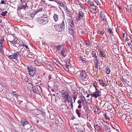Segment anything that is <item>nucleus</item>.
<instances>
[{
    "label": "nucleus",
    "instance_id": "f257e3e1",
    "mask_svg": "<svg viewBox=\"0 0 132 132\" xmlns=\"http://www.w3.org/2000/svg\"><path fill=\"white\" fill-rule=\"evenodd\" d=\"M27 69L29 72V75L32 77H34L36 75V68L35 67L34 68L31 67L29 68L28 67L27 68Z\"/></svg>",
    "mask_w": 132,
    "mask_h": 132
},
{
    "label": "nucleus",
    "instance_id": "f03ea898",
    "mask_svg": "<svg viewBox=\"0 0 132 132\" xmlns=\"http://www.w3.org/2000/svg\"><path fill=\"white\" fill-rule=\"evenodd\" d=\"M80 79L82 80H86L87 79V76L85 71L84 70H81L80 71Z\"/></svg>",
    "mask_w": 132,
    "mask_h": 132
},
{
    "label": "nucleus",
    "instance_id": "7ed1b4c3",
    "mask_svg": "<svg viewBox=\"0 0 132 132\" xmlns=\"http://www.w3.org/2000/svg\"><path fill=\"white\" fill-rule=\"evenodd\" d=\"M100 19L101 20V22H103V24L104 25L106 24L107 22L106 19V16H107L106 13L104 14L101 11L100 14Z\"/></svg>",
    "mask_w": 132,
    "mask_h": 132
},
{
    "label": "nucleus",
    "instance_id": "20e7f679",
    "mask_svg": "<svg viewBox=\"0 0 132 132\" xmlns=\"http://www.w3.org/2000/svg\"><path fill=\"white\" fill-rule=\"evenodd\" d=\"M57 48L61 51V54L65 57L66 55H65L64 54L66 52V49L65 48H64L63 46L60 45L58 46H57Z\"/></svg>",
    "mask_w": 132,
    "mask_h": 132
},
{
    "label": "nucleus",
    "instance_id": "39448f33",
    "mask_svg": "<svg viewBox=\"0 0 132 132\" xmlns=\"http://www.w3.org/2000/svg\"><path fill=\"white\" fill-rule=\"evenodd\" d=\"M90 96L92 97H94L95 98L100 96H102L101 92L100 90H99L98 91H96L90 94Z\"/></svg>",
    "mask_w": 132,
    "mask_h": 132
},
{
    "label": "nucleus",
    "instance_id": "423d86ee",
    "mask_svg": "<svg viewBox=\"0 0 132 132\" xmlns=\"http://www.w3.org/2000/svg\"><path fill=\"white\" fill-rule=\"evenodd\" d=\"M62 95H64V94H65V95H64L63 97L65 98L66 100H67V101H68L69 102H70L69 100L70 98V96L69 95V93L67 91H64V90H62Z\"/></svg>",
    "mask_w": 132,
    "mask_h": 132
},
{
    "label": "nucleus",
    "instance_id": "0eeeda50",
    "mask_svg": "<svg viewBox=\"0 0 132 132\" xmlns=\"http://www.w3.org/2000/svg\"><path fill=\"white\" fill-rule=\"evenodd\" d=\"M41 19L38 20V22L41 24H44L48 22V18H44L41 17Z\"/></svg>",
    "mask_w": 132,
    "mask_h": 132
},
{
    "label": "nucleus",
    "instance_id": "6e6552de",
    "mask_svg": "<svg viewBox=\"0 0 132 132\" xmlns=\"http://www.w3.org/2000/svg\"><path fill=\"white\" fill-rule=\"evenodd\" d=\"M19 53L18 52H16L14 54L7 56L10 59H16L19 56Z\"/></svg>",
    "mask_w": 132,
    "mask_h": 132
},
{
    "label": "nucleus",
    "instance_id": "1a4fd4ad",
    "mask_svg": "<svg viewBox=\"0 0 132 132\" xmlns=\"http://www.w3.org/2000/svg\"><path fill=\"white\" fill-rule=\"evenodd\" d=\"M67 22L69 23V26L72 28L74 26V23L71 17L68 18L67 19Z\"/></svg>",
    "mask_w": 132,
    "mask_h": 132
},
{
    "label": "nucleus",
    "instance_id": "9d476101",
    "mask_svg": "<svg viewBox=\"0 0 132 132\" xmlns=\"http://www.w3.org/2000/svg\"><path fill=\"white\" fill-rule=\"evenodd\" d=\"M83 16L84 14L82 11H79L76 19L78 21H80L81 19H83Z\"/></svg>",
    "mask_w": 132,
    "mask_h": 132
},
{
    "label": "nucleus",
    "instance_id": "9b49d317",
    "mask_svg": "<svg viewBox=\"0 0 132 132\" xmlns=\"http://www.w3.org/2000/svg\"><path fill=\"white\" fill-rule=\"evenodd\" d=\"M55 28L58 31L60 32L62 30V29L60 24L55 25L54 26Z\"/></svg>",
    "mask_w": 132,
    "mask_h": 132
},
{
    "label": "nucleus",
    "instance_id": "f8f14e48",
    "mask_svg": "<svg viewBox=\"0 0 132 132\" xmlns=\"http://www.w3.org/2000/svg\"><path fill=\"white\" fill-rule=\"evenodd\" d=\"M7 40L9 42L11 41L12 40H14L15 38H16V37L12 36L11 34H10L8 36Z\"/></svg>",
    "mask_w": 132,
    "mask_h": 132
},
{
    "label": "nucleus",
    "instance_id": "ddd939ff",
    "mask_svg": "<svg viewBox=\"0 0 132 132\" xmlns=\"http://www.w3.org/2000/svg\"><path fill=\"white\" fill-rule=\"evenodd\" d=\"M21 123L23 127L24 126L28 124L29 123V122L27 121V120L24 119H22L21 120Z\"/></svg>",
    "mask_w": 132,
    "mask_h": 132
},
{
    "label": "nucleus",
    "instance_id": "4468645a",
    "mask_svg": "<svg viewBox=\"0 0 132 132\" xmlns=\"http://www.w3.org/2000/svg\"><path fill=\"white\" fill-rule=\"evenodd\" d=\"M36 90L38 93H41L42 92V90L41 87L38 85H36L35 86Z\"/></svg>",
    "mask_w": 132,
    "mask_h": 132
},
{
    "label": "nucleus",
    "instance_id": "2eb2a0df",
    "mask_svg": "<svg viewBox=\"0 0 132 132\" xmlns=\"http://www.w3.org/2000/svg\"><path fill=\"white\" fill-rule=\"evenodd\" d=\"M65 20L64 19H63L62 21L61 24H60L62 29H64L65 28L64 22Z\"/></svg>",
    "mask_w": 132,
    "mask_h": 132
},
{
    "label": "nucleus",
    "instance_id": "dca6fc26",
    "mask_svg": "<svg viewBox=\"0 0 132 132\" xmlns=\"http://www.w3.org/2000/svg\"><path fill=\"white\" fill-rule=\"evenodd\" d=\"M99 56L101 57H105V52H103L102 51H100V54H99Z\"/></svg>",
    "mask_w": 132,
    "mask_h": 132
},
{
    "label": "nucleus",
    "instance_id": "f3484780",
    "mask_svg": "<svg viewBox=\"0 0 132 132\" xmlns=\"http://www.w3.org/2000/svg\"><path fill=\"white\" fill-rule=\"evenodd\" d=\"M54 20L55 22H56L58 20L59 16L56 14H55L53 15Z\"/></svg>",
    "mask_w": 132,
    "mask_h": 132
},
{
    "label": "nucleus",
    "instance_id": "a211bd4d",
    "mask_svg": "<svg viewBox=\"0 0 132 132\" xmlns=\"http://www.w3.org/2000/svg\"><path fill=\"white\" fill-rule=\"evenodd\" d=\"M76 113L78 115V117L79 118L81 117L80 112L78 109H76Z\"/></svg>",
    "mask_w": 132,
    "mask_h": 132
},
{
    "label": "nucleus",
    "instance_id": "6ab92c4d",
    "mask_svg": "<svg viewBox=\"0 0 132 132\" xmlns=\"http://www.w3.org/2000/svg\"><path fill=\"white\" fill-rule=\"evenodd\" d=\"M91 12L93 13H96L97 12V11L96 9L92 7L91 9Z\"/></svg>",
    "mask_w": 132,
    "mask_h": 132
},
{
    "label": "nucleus",
    "instance_id": "aec40b11",
    "mask_svg": "<svg viewBox=\"0 0 132 132\" xmlns=\"http://www.w3.org/2000/svg\"><path fill=\"white\" fill-rule=\"evenodd\" d=\"M97 32L98 34H100L102 36H103L104 34V31L103 30L101 31L98 30Z\"/></svg>",
    "mask_w": 132,
    "mask_h": 132
},
{
    "label": "nucleus",
    "instance_id": "412c9836",
    "mask_svg": "<svg viewBox=\"0 0 132 132\" xmlns=\"http://www.w3.org/2000/svg\"><path fill=\"white\" fill-rule=\"evenodd\" d=\"M88 3L91 6H94V4L93 3L92 1L90 0H89L88 1Z\"/></svg>",
    "mask_w": 132,
    "mask_h": 132
},
{
    "label": "nucleus",
    "instance_id": "4be33fe9",
    "mask_svg": "<svg viewBox=\"0 0 132 132\" xmlns=\"http://www.w3.org/2000/svg\"><path fill=\"white\" fill-rule=\"evenodd\" d=\"M107 31L108 32H109V34L110 33V34H113V32L112 29L111 28L107 29Z\"/></svg>",
    "mask_w": 132,
    "mask_h": 132
},
{
    "label": "nucleus",
    "instance_id": "5701e85b",
    "mask_svg": "<svg viewBox=\"0 0 132 132\" xmlns=\"http://www.w3.org/2000/svg\"><path fill=\"white\" fill-rule=\"evenodd\" d=\"M22 46H24L27 49H28L29 50V48L28 47V46L26 45V44L24 42H22Z\"/></svg>",
    "mask_w": 132,
    "mask_h": 132
},
{
    "label": "nucleus",
    "instance_id": "b1692460",
    "mask_svg": "<svg viewBox=\"0 0 132 132\" xmlns=\"http://www.w3.org/2000/svg\"><path fill=\"white\" fill-rule=\"evenodd\" d=\"M106 71L107 74H109L110 73V70L109 67H107L106 68Z\"/></svg>",
    "mask_w": 132,
    "mask_h": 132
},
{
    "label": "nucleus",
    "instance_id": "393cba45",
    "mask_svg": "<svg viewBox=\"0 0 132 132\" xmlns=\"http://www.w3.org/2000/svg\"><path fill=\"white\" fill-rule=\"evenodd\" d=\"M7 12V11L3 12H2V13L1 14V15L2 16H5L6 15Z\"/></svg>",
    "mask_w": 132,
    "mask_h": 132
},
{
    "label": "nucleus",
    "instance_id": "a878e982",
    "mask_svg": "<svg viewBox=\"0 0 132 132\" xmlns=\"http://www.w3.org/2000/svg\"><path fill=\"white\" fill-rule=\"evenodd\" d=\"M69 32L70 33L71 35L73 34L74 33V31L71 28H69Z\"/></svg>",
    "mask_w": 132,
    "mask_h": 132
},
{
    "label": "nucleus",
    "instance_id": "bb28decb",
    "mask_svg": "<svg viewBox=\"0 0 132 132\" xmlns=\"http://www.w3.org/2000/svg\"><path fill=\"white\" fill-rule=\"evenodd\" d=\"M66 12L67 13V16H68L69 17H70V16L71 15V14H70V12L69 11H68V9H67L66 10Z\"/></svg>",
    "mask_w": 132,
    "mask_h": 132
},
{
    "label": "nucleus",
    "instance_id": "cd10ccee",
    "mask_svg": "<svg viewBox=\"0 0 132 132\" xmlns=\"http://www.w3.org/2000/svg\"><path fill=\"white\" fill-rule=\"evenodd\" d=\"M0 44H1V45L0 46V52L2 53L3 52V45L1 44V43H0Z\"/></svg>",
    "mask_w": 132,
    "mask_h": 132
},
{
    "label": "nucleus",
    "instance_id": "c85d7f7f",
    "mask_svg": "<svg viewBox=\"0 0 132 132\" xmlns=\"http://www.w3.org/2000/svg\"><path fill=\"white\" fill-rule=\"evenodd\" d=\"M82 103L83 105L84 106V107L86 108V106H87L86 105V101L85 100V101H82Z\"/></svg>",
    "mask_w": 132,
    "mask_h": 132
},
{
    "label": "nucleus",
    "instance_id": "c756f323",
    "mask_svg": "<svg viewBox=\"0 0 132 132\" xmlns=\"http://www.w3.org/2000/svg\"><path fill=\"white\" fill-rule=\"evenodd\" d=\"M22 9V5L21 4V6H18L17 8V12L19 11V10H21Z\"/></svg>",
    "mask_w": 132,
    "mask_h": 132
},
{
    "label": "nucleus",
    "instance_id": "7c9ffc66",
    "mask_svg": "<svg viewBox=\"0 0 132 132\" xmlns=\"http://www.w3.org/2000/svg\"><path fill=\"white\" fill-rule=\"evenodd\" d=\"M26 84H28V85L29 86L30 88H31L32 89L34 87L33 85L31 83L29 82L27 83H26Z\"/></svg>",
    "mask_w": 132,
    "mask_h": 132
},
{
    "label": "nucleus",
    "instance_id": "2f4dec72",
    "mask_svg": "<svg viewBox=\"0 0 132 132\" xmlns=\"http://www.w3.org/2000/svg\"><path fill=\"white\" fill-rule=\"evenodd\" d=\"M32 90L33 92L35 93L36 94H38V92H37V90H36V88L35 87V88H34V87L32 88Z\"/></svg>",
    "mask_w": 132,
    "mask_h": 132
},
{
    "label": "nucleus",
    "instance_id": "473e14b6",
    "mask_svg": "<svg viewBox=\"0 0 132 132\" xmlns=\"http://www.w3.org/2000/svg\"><path fill=\"white\" fill-rule=\"evenodd\" d=\"M94 126L95 128V129H96V127H97V129L98 130H100V129H101V127H100V126L98 125V124H97L96 125H95Z\"/></svg>",
    "mask_w": 132,
    "mask_h": 132
},
{
    "label": "nucleus",
    "instance_id": "72a5a7b5",
    "mask_svg": "<svg viewBox=\"0 0 132 132\" xmlns=\"http://www.w3.org/2000/svg\"><path fill=\"white\" fill-rule=\"evenodd\" d=\"M95 3L97 4L98 6L100 4L99 1L98 0H94Z\"/></svg>",
    "mask_w": 132,
    "mask_h": 132
},
{
    "label": "nucleus",
    "instance_id": "f704fd0d",
    "mask_svg": "<svg viewBox=\"0 0 132 132\" xmlns=\"http://www.w3.org/2000/svg\"><path fill=\"white\" fill-rule=\"evenodd\" d=\"M85 44L87 46H90V43L89 41H87L85 42Z\"/></svg>",
    "mask_w": 132,
    "mask_h": 132
},
{
    "label": "nucleus",
    "instance_id": "c9c22d12",
    "mask_svg": "<svg viewBox=\"0 0 132 132\" xmlns=\"http://www.w3.org/2000/svg\"><path fill=\"white\" fill-rule=\"evenodd\" d=\"M28 77H26L24 79V80L26 82V83H29V82L28 81Z\"/></svg>",
    "mask_w": 132,
    "mask_h": 132
},
{
    "label": "nucleus",
    "instance_id": "e433bc0d",
    "mask_svg": "<svg viewBox=\"0 0 132 132\" xmlns=\"http://www.w3.org/2000/svg\"><path fill=\"white\" fill-rule=\"evenodd\" d=\"M61 109L62 111L63 112H67V109L65 107H62V108Z\"/></svg>",
    "mask_w": 132,
    "mask_h": 132
},
{
    "label": "nucleus",
    "instance_id": "4c0bfd02",
    "mask_svg": "<svg viewBox=\"0 0 132 132\" xmlns=\"http://www.w3.org/2000/svg\"><path fill=\"white\" fill-rule=\"evenodd\" d=\"M91 54L92 55V56L93 57H94V56L96 55V52L95 51H92Z\"/></svg>",
    "mask_w": 132,
    "mask_h": 132
},
{
    "label": "nucleus",
    "instance_id": "58836bf2",
    "mask_svg": "<svg viewBox=\"0 0 132 132\" xmlns=\"http://www.w3.org/2000/svg\"><path fill=\"white\" fill-rule=\"evenodd\" d=\"M103 115L104 116V118L106 119L107 120L110 119L107 116L106 113H105Z\"/></svg>",
    "mask_w": 132,
    "mask_h": 132
},
{
    "label": "nucleus",
    "instance_id": "ea45409f",
    "mask_svg": "<svg viewBox=\"0 0 132 132\" xmlns=\"http://www.w3.org/2000/svg\"><path fill=\"white\" fill-rule=\"evenodd\" d=\"M17 39L16 38H15L14 40H12L11 41H10V42L12 44H14V43L17 40Z\"/></svg>",
    "mask_w": 132,
    "mask_h": 132
},
{
    "label": "nucleus",
    "instance_id": "a19ab883",
    "mask_svg": "<svg viewBox=\"0 0 132 132\" xmlns=\"http://www.w3.org/2000/svg\"><path fill=\"white\" fill-rule=\"evenodd\" d=\"M59 96L58 95H56V96H55V102H56L58 100V98H59Z\"/></svg>",
    "mask_w": 132,
    "mask_h": 132
},
{
    "label": "nucleus",
    "instance_id": "79ce46f5",
    "mask_svg": "<svg viewBox=\"0 0 132 132\" xmlns=\"http://www.w3.org/2000/svg\"><path fill=\"white\" fill-rule=\"evenodd\" d=\"M104 126L108 130H109L110 129V127L105 124H104L103 123Z\"/></svg>",
    "mask_w": 132,
    "mask_h": 132
},
{
    "label": "nucleus",
    "instance_id": "37998d69",
    "mask_svg": "<svg viewBox=\"0 0 132 132\" xmlns=\"http://www.w3.org/2000/svg\"><path fill=\"white\" fill-rule=\"evenodd\" d=\"M97 83L96 81H95L94 82L93 84V85L95 88H96V87L97 85Z\"/></svg>",
    "mask_w": 132,
    "mask_h": 132
},
{
    "label": "nucleus",
    "instance_id": "c03bdc74",
    "mask_svg": "<svg viewBox=\"0 0 132 132\" xmlns=\"http://www.w3.org/2000/svg\"><path fill=\"white\" fill-rule=\"evenodd\" d=\"M26 7H28L26 5V4L25 5H23V4L22 5V9H23L24 10H25V9H26Z\"/></svg>",
    "mask_w": 132,
    "mask_h": 132
},
{
    "label": "nucleus",
    "instance_id": "a18cd8bd",
    "mask_svg": "<svg viewBox=\"0 0 132 132\" xmlns=\"http://www.w3.org/2000/svg\"><path fill=\"white\" fill-rule=\"evenodd\" d=\"M68 62H67V63L65 64V67L66 68H68L70 65V63L69 61H68Z\"/></svg>",
    "mask_w": 132,
    "mask_h": 132
},
{
    "label": "nucleus",
    "instance_id": "49530a36",
    "mask_svg": "<svg viewBox=\"0 0 132 132\" xmlns=\"http://www.w3.org/2000/svg\"><path fill=\"white\" fill-rule=\"evenodd\" d=\"M99 82L100 84H103L104 83V81L102 80H99Z\"/></svg>",
    "mask_w": 132,
    "mask_h": 132
},
{
    "label": "nucleus",
    "instance_id": "de8ad7c7",
    "mask_svg": "<svg viewBox=\"0 0 132 132\" xmlns=\"http://www.w3.org/2000/svg\"><path fill=\"white\" fill-rule=\"evenodd\" d=\"M80 59L81 60H82L83 63H85L87 62V61H86L83 59V57H80Z\"/></svg>",
    "mask_w": 132,
    "mask_h": 132
},
{
    "label": "nucleus",
    "instance_id": "09e8293b",
    "mask_svg": "<svg viewBox=\"0 0 132 132\" xmlns=\"http://www.w3.org/2000/svg\"><path fill=\"white\" fill-rule=\"evenodd\" d=\"M125 32L124 30L123 31V32H122L123 34V38H125V36L126 35V34H125Z\"/></svg>",
    "mask_w": 132,
    "mask_h": 132
},
{
    "label": "nucleus",
    "instance_id": "8fccbe9b",
    "mask_svg": "<svg viewBox=\"0 0 132 132\" xmlns=\"http://www.w3.org/2000/svg\"><path fill=\"white\" fill-rule=\"evenodd\" d=\"M73 96V98L74 99V102H75V100L76 99L77 97L75 94H74Z\"/></svg>",
    "mask_w": 132,
    "mask_h": 132
},
{
    "label": "nucleus",
    "instance_id": "3c124183",
    "mask_svg": "<svg viewBox=\"0 0 132 132\" xmlns=\"http://www.w3.org/2000/svg\"><path fill=\"white\" fill-rule=\"evenodd\" d=\"M41 17H43L44 18H47V16L45 14H44L43 16Z\"/></svg>",
    "mask_w": 132,
    "mask_h": 132
},
{
    "label": "nucleus",
    "instance_id": "603ef678",
    "mask_svg": "<svg viewBox=\"0 0 132 132\" xmlns=\"http://www.w3.org/2000/svg\"><path fill=\"white\" fill-rule=\"evenodd\" d=\"M94 61L95 63H99L97 59H94Z\"/></svg>",
    "mask_w": 132,
    "mask_h": 132
},
{
    "label": "nucleus",
    "instance_id": "864d4df0",
    "mask_svg": "<svg viewBox=\"0 0 132 132\" xmlns=\"http://www.w3.org/2000/svg\"><path fill=\"white\" fill-rule=\"evenodd\" d=\"M81 117L84 119H86V116L85 115H84L82 114V116H81Z\"/></svg>",
    "mask_w": 132,
    "mask_h": 132
},
{
    "label": "nucleus",
    "instance_id": "5fc2aeb1",
    "mask_svg": "<svg viewBox=\"0 0 132 132\" xmlns=\"http://www.w3.org/2000/svg\"><path fill=\"white\" fill-rule=\"evenodd\" d=\"M79 5L83 9L84 8V7H85L84 5L82 4L81 3H80L79 4Z\"/></svg>",
    "mask_w": 132,
    "mask_h": 132
},
{
    "label": "nucleus",
    "instance_id": "6e6d98bb",
    "mask_svg": "<svg viewBox=\"0 0 132 132\" xmlns=\"http://www.w3.org/2000/svg\"><path fill=\"white\" fill-rule=\"evenodd\" d=\"M126 10L128 12H131V10L129 8H126Z\"/></svg>",
    "mask_w": 132,
    "mask_h": 132
},
{
    "label": "nucleus",
    "instance_id": "4d7b16f0",
    "mask_svg": "<svg viewBox=\"0 0 132 132\" xmlns=\"http://www.w3.org/2000/svg\"><path fill=\"white\" fill-rule=\"evenodd\" d=\"M70 102L71 103V108L72 109L73 108V102L71 101H70Z\"/></svg>",
    "mask_w": 132,
    "mask_h": 132
},
{
    "label": "nucleus",
    "instance_id": "13d9d810",
    "mask_svg": "<svg viewBox=\"0 0 132 132\" xmlns=\"http://www.w3.org/2000/svg\"><path fill=\"white\" fill-rule=\"evenodd\" d=\"M35 64L37 65H38V64H39V62L37 60H35Z\"/></svg>",
    "mask_w": 132,
    "mask_h": 132
},
{
    "label": "nucleus",
    "instance_id": "bf43d9fd",
    "mask_svg": "<svg viewBox=\"0 0 132 132\" xmlns=\"http://www.w3.org/2000/svg\"><path fill=\"white\" fill-rule=\"evenodd\" d=\"M99 63H95V68H98V64Z\"/></svg>",
    "mask_w": 132,
    "mask_h": 132
},
{
    "label": "nucleus",
    "instance_id": "052dcab7",
    "mask_svg": "<svg viewBox=\"0 0 132 132\" xmlns=\"http://www.w3.org/2000/svg\"><path fill=\"white\" fill-rule=\"evenodd\" d=\"M53 61L54 63L56 64H57V63H58V62L57 61V60L55 59H54Z\"/></svg>",
    "mask_w": 132,
    "mask_h": 132
},
{
    "label": "nucleus",
    "instance_id": "680f3d73",
    "mask_svg": "<svg viewBox=\"0 0 132 132\" xmlns=\"http://www.w3.org/2000/svg\"><path fill=\"white\" fill-rule=\"evenodd\" d=\"M1 3L2 4H6V3L4 1H1Z\"/></svg>",
    "mask_w": 132,
    "mask_h": 132
},
{
    "label": "nucleus",
    "instance_id": "e2e57ef3",
    "mask_svg": "<svg viewBox=\"0 0 132 132\" xmlns=\"http://www.w3.org/2000/svg\"><path fill=\"white\" fill-rule=\"evenodd\" d=\"M60 5L61 6V7H63L64 5L61 2H60Z\"/></svg>",
    "mask_w": 132,
    "mask_h": 132
},
{
    "label": "nucleus",
    "instance_id": "0e129e2a",
    "mask_svg": "<svg viewBox=\"0 0 132 132\" xmlns=\"http://www.w3.org/2000/svg\"><path fill=\"white\" fill-rule=\"evenodd\" d=\"M81 102L80 100H79L78 101V103L79 104H80L81 103Z\"/></svg>",
    "mask_w": 132,
    "mask_h": 132
},
{
    "label": "nucleus",
    "instance_id": "69168bd1",
    "mask_svg": "<svg viewBox=\"0 0 132 132\" xmlns=\"http://www.w3.org/2000/svg\"><path fill=\"white\" fill-rule=\"evenodd\" d=\"M107 44V42L106 41H105L104 43L103 44H104L105 45H106Z\"/></svg>",
    "mask_w": 132,
    "mask_h": 132
},
{
    "label": "nucleus",
    "instance_id": "338daca9",
    "mask_svg": "<svg viewBox=\"0 0 132 132\" xmlns=\"http://www.w3.org/2000/svg\"><path fill=\"white\" fill-rule=\"evenodd\" d=\"M12 92L13 94V95H16V92Z\"/></svg>",
    "mask_w": 132,
    "mask_h": 132
},
{
    "label": "nucleus",
    "instance_id": "774afa93",
    "mask_svg": "<svg viewBox=\"0 0 132 132\" xmlns=\"http://www.w3.org/2000/svg\"><path fill=\"white\" fill-rule=\"evenodd\" d=\"M81 107V105L80 104H79L78 106V108L79 109H80Z\"/></svg>",
    "mask_w": 132,
    "mask_h": 132
}]
</instances>
